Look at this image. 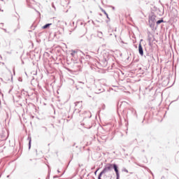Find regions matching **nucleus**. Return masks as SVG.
Listing matches in <instances>:
<instances>
[{"instance_id": "f257e3e1", "label": "nucleus", "mask_w": 179, "mask_h": 179, "mask_svg": "<svg viewBox=\"0 0 179 179\" xmlns=\"http://www.w3.org/2000/svg\"><path fill=\"white\" fill-rule=\"evenodd\" d=\"M113 169V164H107L105 166V168L103 169V171L99 173L101 176H103V174H105V173H107V171H110Z\"/></svg>"}, {"instance_id": "f03ea898", "label": "nucleus", "mask_w": 179, "mask_h": 179, "mask_svg": "<svg viewBox=\"0 0 179 179\" xmlns=\"http://www.w3.org/2000/svg\"><path fill=\"white\" fill-rule=\"evenodd\" d=\"M113 167L115 171L116 176L117 177V178H120V173L118 172V168L117 167L116 164H113Z\"/></svg>"}, {"instance_id": "7ed1b4c3", "label": "nucleus", "mask_w": 179, "mask_h": 179, "mask_svg": "<svg viewBox=\"0 0 179 179\" xmlns=\"http://www.w3.org/2000/svg\"><path fill=\"white\" fill-rule=\"evenodd\" d=\"M138 51L140 55H143V48H142L141 44L138 45Z\"/></svg>"}, {"instance_id": "20e7f679", "label": "nucleus", "mask_w": 179, "mask_h": 179, "mask_svg": "<svg viewBox=\"0 0 179 179\" xmlns=\"http://www.w3.org/2000/svg\"><path fill=\"white\" fill-rule=\"evenodd\" d=\"M52 24H46L45 25H44L43 27H42V29H43V30H45V29H48L49 27H50Z\"/></svg>"}, {"instance_id": "39448f33", "label": "nucleus", "mask_w": 179, "mask_h": 179, "mask_svg": "<svg viewBox=\"0 0 179 179\" xmlns=\"http://www.w3.org/2000/svg\"><path fill=\"white\" fill-rule=\"evenodd\" d=\"M101 11L104 13V15H106V16L108 19V14L107 13V12H106V10H104L103 9H101Z\"/></svg>"}, {"instance_id": "423d86ee", "label": "nucleus", "mask_w": 179, "mask_h": 179, "mask_svg": "<svg viewBox=\"0 0 179 179\" xmlns=\"http://www.w3.org/2000/svg\"><path fill=\"white\" fill-rule=\"evenodd\" d=\"M164 21L163 20H159L157 22V24H160V23H163Z\"/></svg>"}, {"instance_id": "0eeeda50", "label": "nucleus", "mask_w": 179, "mask_h": 179, "mask_svg": "<svg viewBox=\"0 0 179 179\" xmlns=\"http://www.w3.org/2000/svg\"><path fill=\"white\" fill-rule=\"evenodd\" d=\"M75 54H76V51L72 50L71 55L73 57V55H75Z\"/></svg>"}, {"instance_id": "6e6552de", "label": "nucleus", "mask_w": 179, "mask_h": 179, "mask_svg": "<svg viewBox=\"0 0 179 179\" xmlns=\"http://www.w3.org/2000/svg\"><path fill=\"white\" fill-rule=\"evenodd\" d=\"M98 179H102V178H101V174H99V175Z\"/></svg>"}, {"instance_id": "1a4fd4ad", "label": "nucleus", "mask_w": 179, "mask_h": 179, "mask_svg": "<svg viewBox=\"0 0 179 179\" xmlns=\"http://www.w3.org/2000/svg\"><path fill=\"white\" fill-rule=\"evenodd\" d=\"M152 19H153V17H151L150 18V20H149V22H152Z\"/></svg>"}, {"instance_id": "9d476101", "label": "nucleus", "mask_w": 179, "mask_h": 179, "mask_svg": "<svg viewBox=\"0 0 179 179\" xmlns=\"http://www.w3.org/2000/svg\"><path fill=\"white\" fill-rule=\"evenodd\" d=\"M59 22H61L60 20L58 21V22L59 23Z\"/></svg>"}, {"instance_id": "9b49d317", "label": "nucleus", "mask_w": 179, "mask_h": 179, "mask_svg": "<svg viewBox=\"0 0 179 179\" xmlns=\"http://www.w3.org/2000/svg\"><path fill=\"white\" fill-rule=\"evenodd\" d=\"M117 179H120V178H118V176L117 177Z\"/></svg>"}]
</instances>
